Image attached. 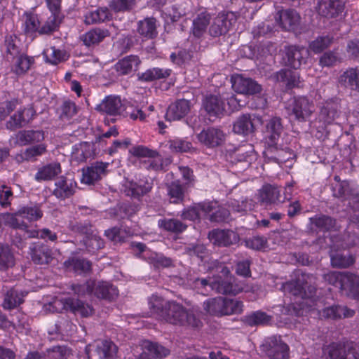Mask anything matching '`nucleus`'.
I'll return each instance as SVG.
<instances>
[{
  "mask_svg": "<svg viewBox=\"0 0 359 359\" xmlns=\"http://www.w3.org/2000/svg\"><path fill=\"white\" fill-rule=\"evenodd\" d=\"M149 309L156 318L168 323L199 330L203 327L201 311L192 307L187 309L176 301H165L152 294L148 299Z\"/></svg>",
  "mask_w": 359,
  "mask_h": 359,
  "instance_id": "f257e3e1",
  "label": "nucleus"
},
{
  "mask_svg": "<svg viewBox=\"0 0 359 359\" xmlns=\"http://www.w3.org/2000/svg\"><path fill=\"white\" fill-rule=\"evenodd\" d=\"M283 127L280 117L271 118L266 124L265 135L266 148L264 151L265 157L273 162H285L293 155V151L288 147L282 148L278 146V141L283 133Z\"/></svg>",
  "mask_w": 359,
  "mask_h": 359,
  "instance_id": "f03ea898",
  "label": "nucleus"
},
{
  "mask_svg": "<svg viewBox=\"0 0 359 359\" xmlns=\"http://www.w3.org/2000/svg\"><path fill=\"white\" fill-rule=\"evenodd\" d=\"M208 271L214 273L215 279L211 282L210 290H215L217 293L223 294H237L240 289L233 285L234 278L225 264L212 260L208 262Z\"/></svg>",
  "mask_w": 359,
  "mask_h": 359,
  "instance_id": "7ed1b4c3",
  "label": "nucleus"
},
{
  "mask_svg": "<svg viewBox=\"0 0 359 359\" xmlns=\"http://www.w3.org/2000/svg\"><path fill=\"white\" fill-rule=\"evenodd\" d=\"M323 279L346 295L359 299V276L357 275L348 272L329 271L323 275Z\"/></svg>",
  "mask_w": 359,
  "mask_h": 359,
  "instance_id": "20e7f679",
  "label": "nucleus"
},
{
  "mask_svg": "<svg viewBox=\"0 0 359 359\" xmlns=\"http://www.w3.org/2000/svg\"><path fill=\"white\" fill-rule=\"evenodd\" d=\"M285 109L291 121L305 123L311 119L316 107L313 101L307 96L299 95L288 101Z\"/></svg>",
  "mask_w": 359,
  "mask_h": 359,
  "instance_id": "39448f33",
  "label": "nucleus"
},
{
  "mask_svg": "<svg viewBox=\"0 0 359 359\" xmlns=\"http://www.w3.org/2000/svg\"><path fill=\"white\" fill-rule=\"evenodd\" d=\"M203 309L212 316H229L241 313L243 304L241 301L218 297L205 301Z\"/></svg>",
  "mask_w": 359,
  "mask_h": 359,
  "instance_id": "423d86ee",
  "label": "nucleus"
},
{
  "mask_svg": "<svg viewBox=\"0 0 359 359\" xmlns=\"http://www.w3.org/2000/svg\"><path fill=\"white\" fill-rule=\"evenodd\" d=\"M337 103L332 100L322 103L319 112L312 123L318 132L323 133L329 125L333 123L337 116Z\"/></svg>",
  "mask_w": 359,
  "mask_h": 359,
  "instance_id": "0eeeda50",
  "label": "nucleus"
},
{
  "mask_svg": "<svg viewBox=\"0 0 359 359\" xmlns=\"http://www.w3.org/2000/svg\"><path fill=\"white\" fill-rule=\"evenodd\" d=\"M266 355L270 359H290L289 346L281 336L273 335L266 339L263 345Z\"/></svg>",
  "mask_w": 359,
  "mask_h": 359,
  "instance_id": "6e6552de",
  "label": "nucleus"
},
{
  "mask_svg": "<svg viewBox=\"0 0 359 359\" xmlns=\"http://www.w3.org/2000/svg\"><path fill=\"white\" fill-rule=\"evenodd\" d=\"M333 196L342 201H348V205L353 203L354 215L359 221V194L358 191L351 187L347 180H343L332 188Z\"/></svg>",
  "mask_w": 359,
  "mask_h": 359,
  "instance_id": "1a4fd4ad",
  "label": "nucleus"
},
{
  "mask_svg": "<svg viewBox=\"0 0 359 359\" xmlns=\"http://www.w3.org/2000/svg\"><path fill=\"white\" fill-rule=\"evenodd\" d=\"M224 110V103L220 96L210 94L203 97L201 111L209 121L221 118Z\"/></svg>",
  "mask_w": 359,
  "mask_h": 359,
  "instance_id": "9d476101",
  "label": "nucleus"
},
{
  "mask_svg": "<svg viewBox=\"0 0 359 359\" xmlns=\"http://www.w3.org/2000/svg\"><path fill=\"white\" fill-rule=\"evenodd\" d=\"M122 187V191L126 196L140 200L142 196L151 191L153 183L146 177L140 179L137 182L126 179Z\"/></svg>",
  "mask_w": 359,
  "mask_h": 359,
  "instance_id": "9b49d317",
  "label": "nucleus"
},
{
  "mask_svg": "<svg viewBox=\"0 0 359 359\" xmlns=\"http://www.w3.org/2000/svg\"><path fill=\"white\" fill-rule=\"evenodd\" d=\"M109 163L107 162L95 161L86 168L83 169L81 182L91 185L100 181L103 176L107 174Z\"/></svg>",
  "mask_w": 359,
  "mask_h": 359,
  "instance_id": "f8f14e48",
  "label": "nucleus"
},
{
  "mask_svg": "<svg viewBox=\"0 0 359 359\" xmlns=\"http://www.w3.org/2000/svg\"><path fill=\"white\" fill-rule=\"evenodd\" d=\"M231 81L232 88L238 93L255 95L262 91V86L257 81L241 74L233 75Z\"/></svg>",
  "mask_w": 359,
  "mask_h": 359,
  "instance_id": "ddd939ff",
  "label": "nucleus"
},
{
  "mask_svg": "<svg viewBox=\"0 0 359 359\" xmlns=\"http://www.w3.org/2000/svg\"><path fill=\"white\" fill-rule=\"evenodd\" d=\"M236 20L232 13H219L209 28L210 35L212 37H218L226 34Z\"/></svg>",
  "mask_w": 359,
  "mask_h": 359,
  "instance_id": "4468645a",
  "label": "nucleus"
},
{
  "mask_svg": "<svg viewBox=\"0 0 359 359\" xmlns=\"http://www.w3.org/2000/svg\"><path fill=\"white\" fill-rule=\"evenodd\" d=\"M257 199L261 205L266 208L283 202L280 200V190L278 187L264 184L258 190Z\"/></svg>",
  "mask_w": 359,
  "mask_h": 359,
  "instance_id": "2eb2a0df",
  "label": "nucleus"
},
{
  "mask_svg": "<svg viewBox=\"0 0 359 359\" xmlns=\"http://www.w3.org/2000/svg\"><path fill=\"white\" fill-rule=\"evenodd\" d=\"M300 15L294 9L279 11L276 16V22L280 27L286 31H295L300 23Z\"/></svg>",
  "mask_w": 359,
  "mask_h": 359,
  "instance_id": "dca6fc26",
  "label": "nucleus"
},
{
  "mask_svg": "<svg viewBox=\"0 0 359 359\" xmlns=\"http://www.w3.org/2000/svg\"><path fill=\"white\" fill-rule=\"evenodd\" d=\"M130 151L133 156L137 158L147 157L151 158L149 163L150 168L154 170H160L163 168L162 158L158 151L151 149L143 145H138L133 147Z\"/></svg>",
  "mask_w": 359,
  "mask_h": 359,
  "instance_id": "f3484780",
  "label": "nucleus"
},
{
  "mask_svg": "<svg viewBox=\"0 0 359 359\" xmlns=\"http://www.w3.org/2000/svg\"><path fill=\"white\" fill-rule=\"evenodd\" d=\"M29 255L32 262L39 265L48 264L53 259L51 248L40 242L33 243L29 246Z\"/></svg>",
  "mask_w": 359,
  "mask_h": 359,
  "instance_id": "a211bd4d",
  "label": "nucleus"
},
{
  "mask_svg": "<svg viewBox=\"0 0 359 359\" xmlns=\"http://www.w3.org/2000/svg\"><path fill=\"white\" fill-rule=\"evenodd\" d=\"M198 141L208 148L221 145L224 141V133L219 128L209 127L203 129L197 135Z\"/></svg>",
  "mask_w": 359,
  "mask_h": 359,
  "instance_id": "6ab92c4d",
  "label": "nucleus"
},
{
  "mask_svg": "<svg viewBox=\"0 0 359 359\" xmlns=\"http://www.w3.org/2000/svg\"><path fill=\"white\" fill-rule=\"evenodd\" d=\"M353 345V343H351ZM350 352L353 346H349L348 343L344 341L332 342L323 347V355L324 359H347V353Z\"/></svg>",
  "mask_w": 359,
  "mask_h": 359,
  "instance_id": "aec40b11",
  "label": "nucleus"
},
{
  "mask_svg": "<svg viewBox=\"0 0 359 359\" xmlns=\"http://www.w3.org/2000/svg\"><path fill=\"white\" fill-rule=\"evenodd\" d=\"M53 194L59 199L64 200L74 195L76 182L73 179L60 176L55 182Z\"/></svg>",
  "mask_w": 359,
  "mask_h": 359,
  "instance_id": "412c9836",
  "label": "nucleus"
},
{
  "mask_svg": "<svg viewBox=\"0 0 359 359\" xmlns=\"http://www.w3.org/2000/svg\"><path fill=\"white\" fill-rule=\"evenodd\" d=\"M40 23L41 20L37 14L31 12L25 13L21 26L24 34L32 40L40 36Z\"/></svg>",
  "mask_w": 359,
  "mask_h": 359,
  "instance_id": "4be33fe9",
  "label": "nucleus"
},
{
  "mask_svg": "<svg viewBox=\"0 0 359 359\" xmlns=\"http://www.w3.org/2000/svg\"><path fill=\"white\" fill-rule=\"evenodd\" d=\"M286 57L287 65L297 69L302 63H306L309 57V50L303 46H291L286 50Z\"/></svg>",
  "mask_w": 359,
  "mask_h": 359,
  "instance_id": "5701e85b",
  "label": "nucleus"
},
{
  "mask_svg": "<svg viewBox=\"0 0 359 359\" xmlns=\"http://www.w3.org/2000/svg\"><path fill=\"white\" fill-rule=\"evenodd\" d=\"M191 109V102L185 99L177 100L170 104L165 116L167 120L178 121L185 117Z\"/></svg>",
  "mask_w": 359,
  "mask_h": 359,
  "instance_id": "b1692460",
  "label": "nucleus"
},
{
  "mask_svg": "<svg viewBox=\"0 0 359 359\" xmlns=\"http://www.w3.org/2000/svg\"><path fill=\"white\" fill-rule=\"evenodd\" d=\"M310 224L318 232L327 233L338 230L337 220L325 215H316L309 218Z\"/></svg>",
  "mask_w": 359,
  "mask_h": 359,
  "instance_id": "393cba45",
  "label": "nucleus"
},
{
  "mask_svg": "<svg viewBox=\"0 0 359 359\" xmlns=\"http://www.w3.org/2000/svg\"><path fill=\"white\" fill-rule=\"evenodd\" d=\"M95 297L106 299L109 302L114 300L118 295V290L112 283L107 281L95 280V285L93 294Z\"/></svg>",
  "mask_w": 359,
  "mask_h": 359,
  "instance_id": "a878e982",
  "label": "nucleus"
},
{
  "mask_svg": "<svg viewBox=\"0 0 359 359\" xmlns=\"http://www.w3.org/2000/svg\"><path fill=\"white\" fill-rule=\"evenodd\" d=\"M209 237L214 244L225 247L235 243L238 240L236 234L233 231L225 229H213L210 232Z\"/></svg>",
  "mask_w": 359,
  "mask_h": 359,
  "instance_id": "bb28decb",
  "label": "nucleus"
},
{
  "mask_svg": "<svg viewBox=\"0 0 359 359\" xmlns=\"http://www.w3.org/2000/svg\"><path fill=\"white\" fill-rule=\"evenodd\" d=\"M122 102L119 97L109 95L106 97L102 102L97 105L96 109L102 114L110 116L119 115L121 111Z\"/></svg>",
  "mask_w": 359,
  "mask_h": 359,
  "instance_id": "cd10ccee",
  "label": "nucleus"
},
{
  "mask_svg": "<svg viewBox=\"0 0 359 359\" xmlns=\"http://www.w3.org/2000/svg\"><path fill=\"white\" fill-rule=\"evenodd\" d=\"M345 7V0H322L320 12L326 18H336L342 13Z\"/></svg>",
  "mask_w": 359,
  "mask_h": 359,
  "instance_id": "c85d7f7f",
  "label": "nucleus"
},
{
  "mask_svg": "<svg viewBox=\"0 0 359 359\" xmlns=\"http://www.w3.org/2000/svg\"><path fill=\"white\" fill-rule=\"evenodd\" d=\"M210 15L204 11L198 13L193 20L191 32L194 38L201 39L204 36L210 24Z\"/></svg>",
  "mask_w": 359,
  "mask_h": 359,
  "instance_id": "c756f323",
  "label": "nucleus"
},
{
  "mask_svg": "<svg viewBox=\"0 0 359 359\" xmlns=\"http://www.w3.org/2000/svg\"><path fill=\"white\" fill-rule=\"evenodd\" d=\"M27 293L15 287H11L4 294L2 307L6 310H13L24 302Z\"/></svg>",
  "mask_w": 359,
  "mask_h": 359,
  "instance_id": "7c9ffc66",
  "label": "nucleus"
},
{
  "mask_svg": "<svg viewBox=\"0 0 359 359\" xmlns=\"http://www.w3.org/2000/svg\"><path fill=\"white\" fill-rule=\"evenodd\" d=\"M354 315L355 311L353 310L340 305L325 307L321 311V316L323 318L331 320L351 318Z\"/></svg>",
  "mask_w": 359,
  "mask_h": 359,
  "instance_id": "2f4dec72",
  "label": "nucleus"
},
{
  "mask_svg": "<svg viewBox=\"0 0 359 359\" xmlns=\"http://www.w3.org/2000/svg\"><path fill=\"white\" fill-rule=\"evenodd\" d=\"M172 70L169 68L152 67L138 74V80L142 82H151L157 80L166 79L170 76Z\"/></svg>",
  "mask_w": 359,
  "mask_h": 359,
  "instance_id": "473e14b6",
  "label": "nucleus"
},
{
  "mask_svg": "<svg viewBox=\"0 0 359 359\" xmlns=\"http://www.w3.org/2000/svg\"><path fill=\"white\" fill-rule=\"evenodd\" d=\"M112 13L107 7H99L95 11H88L84 16L86 25H93L110 21Z\"/></svg>",
  "mask_w": 359,
  "mask_h": 359,
  "instance_id": "72a5a7b5",
  "label": "nucleus"
},
{
  "mask_svg": "<svg viewBox=\"0 0 359 359\" xmlns=\"http://www.w3.org/2000/svg\"><path fill=\"white\" fill-rule=\"evenodd\" d=\"M61 172L62 168L60 163H50L39 168L35 174L34 179L37 182L51 180Z\"/></svg>",
  "mask_w": 359,
  "mask_h": 359,
  "instance_id": "f704fd0d",
  "label": "nucleus"
},
{
  "mask_svg": "<svg viewBox=\"0 0 359 359\" xmlns=\"http://www.w3.org/2000/svg\"><path fill=\"white\" fill-rule=\"evenodd\" d=\"M255 130L253 120L248 114L240 116L233 126V131L243 135H248L254 133Z\"/></svg>",
  "mask_w": 359,
  "mask_h": 359,
  "instance_id": "c9c22d12",
  "label": "nucleus"
},
{
  "mask_svg": "<svg viewBox=\"0 0 359 359\" xmlns=\"http://www.w3.org/2000/svg\"><path fill=\"white\" fill-rule=\"evenodd\" d=\"M272 320V317L266 312L256 311L244 316L242 318L243 323L249 327H257L259 325H269Z\"/></svg>",
  "mask_w": 359,
  "mask_h": 359,
  "instance_id": "e433bc0d",
  "label": "nucleus"
},
{
  "mask_svg": "<svg viewBox=\"0 0 359 359\" xmlns=\"http://www.w3.org/2000/svg\"><path fill=\"white\" fill-rule=\"evenodd\" d=\"M140 64L138 56L130 55L119 60L114 65V69L118 76L128 75L133 71V67H137Z\"/></svg>",
  "mask_w": 359,
  "mask_h": 359,
  "instance_id": "4c0bfd02",
  "label": "nucleus"
},
{
  "mask_svg": "<svg viewBox=\"0 0 359 359\" xmlns=\"http://www.w3.org/2000/svg\"><path fill=\"white\" fill-rule=\"evenodd\" d=\"M16 138L21 145H29L42 142L44 140V133L42 130H21Z\"/></svg>",
  "mask_w": 359,
  "mask_h": 359,
  "instance_id": "58836bf2",
  "label": "nucleus"
},
{
  "mask_svg": "<svg viewBox=\"0 0 359 359\" xmlns=\"http://www.w3.org/2000/svg\"><path fill=\"white\" fill-rule=\"evenodd\" d=\"M307 281L304 274H302L295 280L287 282L283 285L285 291H287L294 296L303 297L306 294Z\"/></svg>",
  "mask_w": 359,
  "mask_h": 359,
  "instance_id": "ea45409f",
  "label": "nucleus"
},
{
  "mask_svg": "<svg viewBox=\"0 0 359 359\" xmlns=\"http://www.w3.org/2000/svg\"><path fill=\"white\" fill-rule=\"evenodd\" d=\"M63 16L51 14L44 22L40 23V36L52 35L58 31Z\"/></svg>",
  "mask_w": 359,
  "mask_h": 359,
  "instance_id": "a19ab883",
  "label": "nucleus"
},
{
  "mask_svg": "<svg viewBox=\"0 0 359 359\" xmlns=\"http://www.w3.org/2000/svg\"><path fill=\"white\" fill-rule=\"evenodd\" d=\"M64 266L67 269L72 268L78 274L87 273L92 270L91 262L83 258L70 257L65 261Z\"/></svg>",
  "mask_w": 359,
  "mask_h": 359,
  "instance_id": "79ce46f5",
  "label": "nucleus"
},
{
  "mask_svg": "<svg viewBox=\"0 0 359 359\" xmlns=\"http://www.w3.org/2000/svg\"><path fill=\"white\" fill-rule=\"evenodd\" d=\"M65 306L69 308L74 313H79L83 317H88L93 313V309L88 304H85L79 299L67 298L65 301Z\"/></svg>",
  "mask_w": 359,
  "mask_h": 359,
  "instance_id": "37998d69",
  "label": "nucleus"
},
{
  "mask_svg": "<svg viewBox=\"0 0 359 359\" xmlns=\"http://www.w3.org/2000/svg\"><path fill=\"white\" fill-rule=\"evenodd\" d=\"M330 262L333 267L346 269L355 263V257L352 254L348 252H337L330 255Z\"/></svg>",
  "mask_w": 359,
  "mask_h": 359,
  "instance_id": "c03bdc74",
  "label": "nucleus"
},
{
  "mask_svg": "<svg viewBox=\"0 0 359 359\" xmlns=\"http://www.w3.org/2000/svg\"><path fill=\"white\" fill-rule=\"evenodd\" d=\"M137 32L147 39H154L157 36L156 19L147 18L138 22Z\"/></svg>",
  "mask_w": 359,
  "mask_h": 359,
  "instance_id": "a18cd8bd",
  "label": "nucleus"
},
{
  "mask_svg": "<svg viewBox=\"0 0 359 359\" xmlns=\"http://www.w3.org/2000/svg\"><path fill=\"white\" fill-rule=\"evenodd\" d=\"M142 346L144 351L149 353L151 359L165 358L170 354L168 348L156 342L147 340L143 342Z\"/></svg>",
  "mask_w": 359,
  "mask_h": 359,
  "instance_id": "49530a36",
  "label": "nucleus"
},
{
  "mask_svg": "<svg viewBox=\"0 0 359 359\" xmlns=\"http://www.w3.org/2000/svg\"><path fill=\"white\" fill-rule=\"evenodd\" d=\"M109 35L107 29L100 28L92 29L83 36V41L85 45L90 46L100 43L104 39Z\"/></svg>",
  "mask_w": 359,
  "mask_h": 359,
  "instance_id": "de8ad7c7",
  "label": "nucleus"
},
{
  "mask_svg": "<svg viewBox=\"0 0 359 359\" xmlns=\"http://www.w3.org/2000/svg\"><path fill=\"white\" fill-rule=\"evenodd\" d=\"M158 226L167 231L175 233H181L187 228V225L186 224L175 218H164L159 219Z\"/></svg>",
  "mask_w": 359,
  "mask_h": 359,
  "instance_id": "09e8293b",
  "label": "nucleus"
},
{
  "mask_svg": "<svg viewBox=\"0 0 359 359\" xmlns=\"http://www.w3.org/2000/svg\"><path fill=\"white\" fill-rule=\"evenodd\" d=\"M277 79L285 83L288 88L298 86L299 74L291 69H281L277 72Z\"/></svg>",
  "mask_w": 359,
  "mask_h": 359,
  "instance_id": "8fccbe9b",
  "label": "nucleus"
},
{
  "mask_svg": "<svg viewBox=\"0 0 359 359\" xmlns=\"http://www.w3.org/2000/svg\"><path fill=\"white\" fill-rule=\"evenodd\" d=\"M15 265L14 255L7 244L0 243V269L6 270Z\"/></svg>",
  "mask_w": 359,
  "mask_h": 359,
  "instance_id": "3c124183",
  "label": "nucleus"
},
{
  "mask_svg": "<svg viewBox=\"0 0 359 359\" xmlns=\"http://www.w3.org/2000/svg\"><path fill=\"white\" fill-rule=\"evenodd\" d=\"M170 203L179 204L183 202L184 188L179 182H172L167 187Z\"/></svg>",
  "mask_w": 359,
  "mask_h": 359,
  "instance_id": "603ef678",
  "label": "nucleus"
},
{
  "mask_svg": "<svg viewBox=\"0 0 359 359\" xmlns=\"http://www.w3.org/2000/svg\"><path fill=\"white\" fill-rule=\"evenodd\" d=\"M15 57L16 61L14 65V72L17 75L25 74L34 62V57H29L25 54H19Z\"/></svg>",
  "mask_w": 359,
  "mask_h": 359,
  "instance_id": "864d4df0",
  "label": "nucleus"
},
{
  "mask_svg": "<svg viewBox=\"0 0 359 359\" xmlns=\"http://www.w3.org/2000/svg\"><path fill=\"white\" fill-rule=\"evenodd\" d=\"M18 215H20L21 218H25L32 222L41 219L43 217V212L37 205L31 206L27 205L20 208L18 210Z\"/></svg>",
  "mask_w": 359,
  "mask_h": 359,
  "instance_id": "5fc2aeb1",
  "label": "nucleus"
},
{
  "mask_svg": "<svg viewBox=\"0 0 359 359\" xmlns=\"http://www.w3.org/2000/svg\"><path fill=\"white\" fill-rule=\"evenodd\" d=\"M333 37L330 36H319L309 44V49L316 54L322 53L330 46Z\"/></svg>",
  "mask_w": 359,
  "mask_h": 359,
  "instance_id": "6e6d98bb",
  "label": "nucleus"
},
{
  "mask_svg": "<svg viewBox=\"0 0 359 359\" xmlns=\"http://www.w3.org/2000/svg\"><path fill=\"white\" fill-rule=\"evenodd\" d=\"M6 53L15 58L20 53V41L15 34L7 35L5 38Z\"/></svg>",
  "mask_w": 359,
  "mask_h": 359,
  "instance_id": "4d7b16f0",
  "label": "nucleus"
},
{
  "mask_svg": "<svg viewBox=\"0 0 359 359\" xmlns=\"http://www.w3.org/2000/svg\"><path fill=\"white\" fill-rule=\"evenodd\" d=\"M95 280L89 279L83 283L72 284V290L79 296L92 295L94 292Z\"/></svg>",
  "mask_w": 359,
  "mask_h": 359,
  "instance_id": "13d9d810",
  "label": "nucleus"
},
{
  "mask_svg": "<svg viewBox=\"0 0 359 359\" xmlns=\"http://www.w3.org/2000/svg\"><path fill=\"white\" fill-rule=\"evenodd\" d=\"M46 152V145L45 144H39L29 148H27L22 154L21 158L24 161H29L35 159Z\"/></svg>",
  "mask_w": 359,
  "mask_h": 359,
  "instance_id": "bf43d9fd",
  "label": "nucleus"
},
{
  "mask_svg": "<svg viewBox=\"0 0 359 359\" xmlns=\"http://www.w3.org/2000/svg\"><path fill=\"white\" fill-rule=\"evenodd\" d=\"M1 217L5 225L13 229H26L27 228V224L22 219H19L20 216L18 215V212L15 214L7 212L1 215Z\"/></svg>",
  "mask_w": 359,
  "mask_h": 359,
  "instance_id": "052dcab7",
  "label": "nucleus"
},
{
  "mask_svg": "<svg viewBox=\"0 0 359 359\" xmlns=\"http://www.w3.org/2000/svg\"><path fill=\"white\" fill-rule=\"evenodd\" d=\"M43 54L47 62L51 65H56L66 60L65 53L62 50L57 49L55 46L47 48L44 50Z\"/></svg>",
  "mask_w": 359,
  "mask_h": 359,
  "instance_id": "680f3d73",
  "label": "nucleus"
},
{
  "mask_svg": "<svg viewBox=\"0 0 359 359\" xmlns=\"http://www.w3.org/2000/svg\"><path fill=\"white\" fill-rule=\"evenodd\" d=\"M169 149L173 152L184 153L193 148L192 143L187 140L175 138L168 141Z\"/></svg>",
  "mask_w": 359,
  "mask_h": 359,
  "instance_id": "e2e57ef3",
  "label": "nucleus"
},
{
  "mask_svg": "<svg viewBox=\"0 0 359 359\" xmlns=\"http://www.w3.org/2000/svg\"><path fill=\"white\" fill-rule=\"evenodd\" d=\"M149 259L154 267L158 269L169 268L173 266L172 259L161 253H154L151 255Z\"/></svg>",
  "mask_w": 359,
  "mask_h": 359,
  "instance_id": "0e129e2a",
  "label": "nucleus"
},
{
  "mask_svg": "<svg viewBox=\"0 0 359 359\" xmlns=\"http://www.w3.org/2000/svg\"><path fill=\"white\" fill-rule=\"evenodd\" d=\"M253 151L254 149L252 145H243L234 151L233 156L238 162H250Z\"/></svg>",
  "mask_w": 359,
  "mask_h": 359,
  "instance_id": "69168bd1",
  "label": "nucleus"
},
{
  "mask_svg": "<svg viewBox=\"0 0 359 359\" xmlns=\"http://www.w3.org/2000/svg\"><path fill=\"white\" fill-rule=\"evenodd\" d=\"M267 245V239L264 236H254L245 240V246L252 250H264Z\"/></svg>",
  "mask_w": 359,
  "mask_h": 359,
  "instance_id": "338daca9",
  "label": "nucleus"
},
{
  "mask_svg": "<svg viewBox=\"0 0 359 359\" xmlns=\"http://www.w3.org/2000/svg\"><path fill=\"white\" fill-rule=\"evenodd\" d=\"M24 112L25 109H19L13 116H11L6 123L7 128L10 130H15L21 128L26 123L24 118Z\"/></svg>",
  "mask_w": 359,
  "mask_h": 359,
  "instance_id": "774afa93",
  "label": "nucleus"
}]
</instances>
